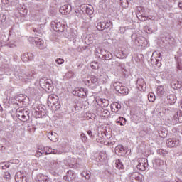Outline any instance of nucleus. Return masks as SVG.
Returning <instances> with one entry per match:
<instances>
[{
	"label": "nucleus",
	"mask_w": 182,
	"mask_h": 182,
	"mask_svg": "<svg viewBox=\"0 0 182 182\" xmlns=\"http://www.w3.org/2000/svg\"><path fill=\"white\" fill-rule=\"evenodd\" d=\"M80 139L82 141H83V143H86V141H87V136H86V134H85V133H82L80 134Z\"/></svg>",
	"instance_id": "obj_47"
},
{
	"label": "nucleus",
	"mask_w": 182,
	"mask_h": 182,
	"mask_svg": "<svg viewBox=\"0 0 182 182\" xmlns=\"http://www.w3.org/2000/svg\"><path fill=\"white\" fill-rule=\"evenodd\" d=\"M9 163H2L0 167L2 170H6V168H9Z\"/></svg>",
	"instance_id": "obj_48"
},
{
	"label": "nucleus",
	"mask_w": 182,
	"mask_h": 182,
	"mask_svg": "<svg viewBox=\"0 0 182 182\" xmlns=\"http://www.w3.org/2000/svg\"><path fill=\"white\" fill-rule=\"evenodd\" d=\"M33 31L36 33V35L41 36V35H43V30L39 29V28H33Z\"/></svg>",
	"instance_id": "obj_32"
},
{
	"label": "nucleus",
	"mask_w": 182,
	"mask_h": 182,
	"mask_svg": "<svg viewBox=\"0 0 182 182\" xmlns=\"http://www.w3.org/2000/svg\"><path fill=\"white\" fill-rule=\"evenodd\" d=\"M90 79L92 85H95V83H97V82L99 80V79L95 75H91Z\"/></svg>",
	"instance_id": "obj_41"
},
{
	"label": "nucleus",
	"mask_w": 182,
	"mask_h": 182,
	"mask_svg": "<svg viewBox=\"0 0 182 182\" xmlns=\"http://www.w3.org/2000/svg\"><path fill=\"white\" fill-rule=\"evenodd\" d=\"M55 62L58 63V65H62L65 62V60H63V58H58L55 60Z\"/></svg>",
	"instance_id": "obj_50"
},
{
	"label": "nucleus",
	"mask_w": 182,
	"mask_h": 182,
	"mask_svg": "<svg viewBox=\"0 0 182 182\" xmlns=\"http://www.w3.org/2000/svg\"><path fill=\"white\" fill-rule=\"evenodd\" d=\"M136 87L139 89V90H146V87H147V86L146 85L144 79L139 78L136 81Z\"/></svg>",
	"instance_id": "obj_15"
},
{
	"label": "nucleus",
	"mask_w": 182,
	"mask_h": 182,
	"mask_svg": "<svg viewBox=\"0 0 182 182\" xmlns=\"http://www.w3.org/2000/svg\"><path fill=\"white\" fill-rule=\"evenodd\" d=\"M83 177H85L86 180H90V176H92V173L90 171H84L82 173Z\"/></svg>",
	"instance_id": "obj_39"
},
{
	"label": "nucleus",
	"mask_w": 182,
	"mask_h": 182,
	"mask_svg": "<svg viewBox=\"0 0 182 182\" xmlns=\"http://www.w3.org/2000/svg\"><path fill=\"white\" fill-rule=\"evenodd\" d=\"M53 151V149H52V148H48V151L45 152V154L46 155L52 154Z\"/></svg>",
	"instance_id": "obj_56"
},
{
	"label": "nucleus",
	"mask_w": 182,
	"mask_h": 182,
	"mask_svg": "<svg viewBox=\"0 0 182 182\" xmlns=\"http://www.w3.org/2000/svg\"><path fill=\"white\" fill-rule=\"evenodd\" d=\"M75 178H76V173L73 170H69L67 172L66 176H64V180L66 181H72L75 180Z\"/></svg>",
	"instance_id": "obj_12"
},
{
	"label": "nucleus",
	"mask_w": 182,
	"mask_h": 182,
	"mask_svg": "<svg viewBox=\"0 0 182 182\" xmlns=\"http://www.w3.org/2000/svg\"><path fill=\"white\" fill-rule=\"evenodd\" d=\"M18 12L21 16L25 18L28 15V9L25 6H23L18 9Z\"/></svg>",
	"instance_id": "obj_21"
},
{
	"label": "nucleus",
	"mask_w": 182,
	"mask_h": 182,
	"mask_svg": "<svg viewBox=\"0 0 182 182\" xmlns=\"http://www.w3.org/2000/svg\"><path fill=\"white\" fill-rule=\"evenodd\" d=\"M178 120L180 123H182V114H181V116L179 117V119H178Z\"/></svg>",
	"instance_id": "obj_64"
},
{
	"label": "nucleus",
	"mask_w": 182,
	"mask_h": 182,
	"mask_svg": "<svg viewBox=\"0 0 182 182\" xmlns=\"http://www.w3.org/2000/svg\"><path fill=\"white\" fill-rule=\"evenodd\" d=\"M90 66L92 69H94V70L99 69V63L96 61L91 62Z\"/></svg>",
	"instance_id": "obj_38"
},
{
	"label": "nucleus",
	"mask_w": 182,
	"mask_h": 182,
	"mask_svg": "<svg viewBox=\"0 0 182 182\" xmlns=\"http://www.w3.org/2000/svg\"><path fill=\"white\" fill-rule=\"evenodd\" d=\"M100 53L102 55V59H105V60H112V59H113V54L109 51H107L106 49H100Z\"/></svg>",
	"instance_id": "obj_7"
},
{
	"label": "nucleus",
	"mask_w": 182,
	"mask_h": 182,
	"mask_svg": "<svg viewBox=\"0 0 182 182\" xmlns=\"http://www.w3.org/2000/svg\"><path fill=\"white\" fill-rule=\"evenodd\" d=\"M38 28L39 29H42V30L43 31V28H45V26H44L43 24H40V25L38 26Z\"/></svg>",
	"instance_id": "obj_63"
},
{
	"label": "nucleus",
	"mask_w": 182,
	"mask_h": 182,
	"mask_svg": "<svg viewBox=\"0 0 182 182\" xmlns=\"http://www.w3.org/2000/svg\"><path fill=\"white\" fill-rule=\"evenodd\" d=\"M136 16H139L140 15H144V14H146V9H144V7L141 6H136Z\"/></svg>",
	"instance_id": "obj_23"
},
{
	"label": "nucleus",
	"mask_w": 182,
	"mask_h": 182,
	"mask_svg": "<svg viewBox=\"0 0 182 182\" xmlns=\"http://www.w3.org/2000/svg\"><path fill=\"white\" fill-rule=\"evenodd\" d=\"M51 28L53 31H55V32H64L66 26L59 22L58 20H55L51 21Z\"/></svg>",
	"instance_id": "obj_5"
},
{
	"label": "nucleus",
	"mask_w": 182,
	"mask_h": 182,
	"mask_svg": "<svg viewBox=\"0 0 182 182\" xmlns=\"http://www.w3.org/2000/svg\"><path fill=\"white\" fill-rule=\"evenodd\" d=\"M85 85H87L88 86H92L93 85L92 82H90V80L85 81Z\"/></svg>",
	"instance_id": "obj_59"
},
{
	"label": "nucleus",
	"mask_w": 182,
	"mask_h": 182,
	"mask_svg": "<svg viewBox=\"0 0 182 182\" xmlns=\"http://www.w3.org/2000/svg\"><path fill=\"white\" fill-rule=\"evenodd\" d=\"M33 42H34V43L37 46V48H39V49H44L45 41H43V40L39 38V37H35V39Z\"/></svg>",
	"instance_id": "obj_17"
},
{
	"label": "nucleus",
	"mask_w": 182,
	"mask_h": 182,
	"mask_svg": "<svg viewBox=\"0 0 182 182\" xmlns=\"http://www.w3.org/2000/svg\"><path fill=\"white\" fill-rule=\"evenodd\" d=\"M4 178H6L7 180H10V178H11V173L9 172H5Z\"/></svg>",
	"instance_id": "obj_54"
},
{
	"label": "nucleus",
	"mask_w": 182,
	"mask_h": 182,
	"mask_svg": "<svg viewBox=\"0 0 182 182\" xmlns=\"http://www.w3.org/2000/svg\"><path fill=\"white\" fill-rule=\"evenodd\" d=\"M120 150V151H124V146L123 145H119L118 147Z\"/></svg>",
	"instance_id": "obj_62"
},
{
	"label": "nucleus",
	"mask_w": 182,
	"mask_h": 182,
	"mask_svg": "<svg viewBox=\"0 0 182 182\" xmlns=\"http://www.w3.org/2000/svg\"><path fill=\"white\" fill-rule=\"evenodd\" d=\"M155 59H160V61H161V53H158L156 58H155Z\"/></svg>",
	"instance_id": "obj_61"
},
{
	"label": "nucleus",
	"mask_w": 182,
	"mask_h": 182,
	"mask_svg": "<svg viewBox=\"0 0 182 182\" xmlns=\"http://www.w3.org/2000/svg\"><path fill=\"white\" fill-rule=\"evenodd\" d=\"M16 117H18V120L21 122H28L31 117L29 116V110L26 109L18 108L16 112Z\"/></svg>",
	"instance_id": "obj_3"
},
{
	"label": "nucleus",
	"mask_w": 182,
	"mask_h": 182,
	"mask_svg": "<svg viewBox=\"0 0 182 182\" xmlns=\"http://www.w3.org/2000/svg\"><path fill=\"white\" fill-rule=\"evenodd\" d=\"M148 100H149L151 102H153L156 100V95L154 93L151 92L148 95Z\"/></svg>",
	"instance_id": "obj_34"
},
{
	"label": "nucleus",
	"mask_w": 182,
	"mask_h": 182,
	"mask_svg": "<svg viewBox=\"0 0 182 182\" xmlns=\"http://www.w3.org/2000/svg\"><path fill=\"white\" fill-rule=\"evenodd\" d=\"M181 66H182V63H181L180 60H178V61L177 69H179V70H182Z\"/></svg>",
	"instance_id": "obj_57"
},
{
	"label": "nucleus",
	"mask_w": 182,
	"mask_h": 182,
	"mask_svg": "<svg viewBox=\"0 0 182 182\" xmlns=\"http://www.w3.org/2000/svg\"><path fill=\"white\" fill-rule=\"evenodd\" d=\"M73 107H74L73 112H79V111L80 110V109L82 108V104H80V102H77V103H75V104L74 105Z\"/></svg>",
	"instance_id": "obj_29"
},
{
	"label": "nucleus",
	"mask_w": 182,
	"mask_h": 182,
	"mask_svg": "<svg viewBox=\"0 0 182 182\" xmlns=\"http://www.w3.org/2000/svg\"><path fill=\"white\" fill-rule=\"evenodd\" d=\"M180 144V141L177 139L169 138L166 141V145L168 147L172 149L173 147H177Z\"/></svg>",
	"instance_id": "obj_10"
},
{
	"label": "nucleus",
	"mask_w": 182,
	"mask_h": 182,
	"mask_svg": "<svg viewBox=\"0 0 182 182\" xmlns=\"http://www.w3.org/2000/svg\"><path fill=\"white\" fill-rule=\"evenodd\" d=\"M138 170L141 171H146L149 168V161L146 158L141 159L139 161V164L136 166Z\"/></svg>",
	"instance_id": "obj_6"
},
{
	"label": "nucleus",
	"mask_w": 182,
	"mask_h": 182,
	"mask_svg": "<svg viewBox=\"0 0 182 182\" xmlns=\"http://www.w3.org/2000/svg\"><path fill=\"white\" fill-rule=\"evenodd\" d=\"M139 21H141V22H144L147 21V16H146V13L142 15L136 16Z\"/></svg>",
	"instance_id": "obj_35"
},
{
	"label": "nucleus",
	"mask_w": 182,
	"mask_h": 182,
	"mask_svg": "<svg viewBox=\"0 0 182 182\" xmlns=\"http://www.w3.org/2000/svg\"><path fill=\"white\" fill-rule=\"evenodd\" d=\"M56 100H58V98H55V95H50L48 98V102L53 105H56Z\"/></svg>",
	"instance_id": "obj_30"
},
{
	"label": "nucleus",
	"mask_w": 182,
	"mask_h": 182,
	"mask_svg": "<svg viewBox=\"0 0 182 182\" xmlns=\"http://www.w3.org/2000/svg\"><path fill=\"white\" fill-rule=\"evenodd\" d=\"M154 56V53L152 54V57L151 58V63L152 65H154L157 68H160L161 66V61H160V59H155L153 58Z\"/></svg>",
	"instance_id": "obj_20"
},
{
	"label": "nucleus",
	"mask_w": 182,
	"mask_h": 182,
	"mask_svg": "<svg viewBox=\"0 0 182 182\" xmlns=\"http://www.w3.org/2000/svg\"><path fill=\"white\" fill-rule=\"evenodd\" d=\"M15 181L16 182H26V176L23 171L17 172L15 175Z\"/></svg>",
	"instance_id": "obj_9"
},
{
	"label": "nucleus",
	"mask_w": 182,
	"mask_h": 182,
	"mask_svg": "<svg viewBox=\"0 0 182 182\" xmlns=\"http://www.w3.org/2000/svg\"><path fill=\"white\" fill-rule=\"evenodd\" d=\"M59 11L63 15H68L72 11V6L69 4H65L60 8Z\"/></svg>",
	"instance_id": "obj_11"
},
{
	"label": "nucleus",
	"mask_w": 182,
	"mask_h": 182,
	"mask_svg": "<svg viewBox=\"0 0 182 182\" xmlns=\"http://www.w3.org/2000/svg\"><path fill=\"white\" fill-rule=\"evenodd\" d=\"M168 134V131L166 129H161L159 131V135L161 137V139H165V137H167V135Z\"/></svg>",
	"instance_id": "obj_24"
},
{
	"label": "nucleus",
	"mask_w": 182,
	"mask_h": 182,
	"mask_svg": "<svg viewBox=\"0 0 182 182\" xmlns=\"http://www.w3.org/2000/svg\"><path fill=\"white\" fill-rule=\"evenodd\" d=\"M74 96H78V97H86L87 96V94H86V92H85V89L80 88L77 89L76 90L73 91Z\"/></svg>",
	"instance_id": "obj_16"
},
{
	"label": "nucleus",
	"mask_w": 182,
	"mask_h": 182,
	"mask_svg": "<svg viewBox=\"0 0 182 182\" xmlns=\"http://www.w3.org/2000/svg\"><path fill=\"white\" fill-rule=\"evenodd\" d=\"M21 60H23V62H28V53H24L21 55Z\"/></svg>",
	"instance_id": "obj_49"
},
{
	"label": "nucleus",
	"mask_w": 182,
	"mask_h": 182,
	"mask_svg": "<svg viewBox=\"0 0 182 182\" xmlns=\"http://www.w3.org/2000/svg\"><path fill=\"white\" fill-rule=\"evenodd\" d=\"M36 114L38 116V117H43V116H45V109L41 106H38L36 109Z\"/></svg>",
	"instance_id": "obj_19"
},
{
	"label": "nucleus",
	"mask_w": 182,
	"mask_h": 182,
	"mask_svg": "<svg viewBox=\"0 0 182 182\" xmlns=\"http://www.w3.org/2000/svg\"><path fill=\"white\" fill-rule=\"evenodd\" d=\"M120 6L122 8H129V1L127 0H119Z\"/></svg>",
	"instance_id": "obj_31"
},
{
	"label": "nucleus",
	"mask_w": 182,
	"mask_h": 182,
	"mask_svg": "<svg viewBox=\"0 0 182 182\" xmlns=\"http://www.w3.org/2000/svg\"><path fill=\"white\" fill-rule=\"evenodd\" d=\"M115 164H116V167H117V168H118V170L124 169V165H123V163L119 159L116 161Z\"/></svg>",
	"instance_id": "obj_27"
},
{
	"label": "nucleus",
	"mask_w": 182,
	"mask_h": 182,
	"mask_svg": "<svg viewBox=\"0 0 182 182\" xmlns=\"http://www.w3.org/2000/svg\"><path fill=\"white\" fill-rule=\"evenodd\" d=\"M52 154H62V151L53 149Z\"/></svg>",
	"instance_id": "obj_52"
},
{
	"label": "nucleus",
	"mask_w": 182,
	"mask_h": 182,
	"mask_svg": "<svg viewBox=\"0 0 182 182\" xmlns=\"http://www.w3.org/2000/svg\"><path fill=\"white\" fill-rule=\"evenodd\" d=\"M112 109L113 107L114 109V112H115V113H117V112H119V110H120L122 109V105L118 103V102H114L112 104Z\"/></svg>",
	"instance_id": "obj_28"
},
{
	"label": "nucleus",
	"mask_w": 182,
	"mask_h": 182,
	"mask_svg": "<svg viewBox=\"0 0 182 182\" xmlns=\"http://www.w3.org/2000/svg\"><path fill=\"white\" fill-rule=\"evenodd\" d=\"M156 93L158 96H163L164 95V85H159L157 87Z\"/></svg>",
	"instance_id": "obj_26"
},
{
	"label": "nucleus",
	"mask_w": 182,
	"mask_h": 182,
	"mask_svg": "<svg viewBox=\"0 0 182 182\" xmlns=\"http://www.w3.org/2000/svg\"><path fill=\"white\" fill-rule=\"evenodd\" d=\"M39 85L42 89L48 92V93H52L53 92V84H52V80L46 78H41L39 80Z\"/></svg>",
	"instance_id": "obj_1"
},
{
	"label": "nucleus",
	"mask_w": 182,
	"mask_h": 182,
	"mask_svg": "<svg viewBox=\"0 0 182 182\" xmlns=\"http://www.w3.org/2000/svg\"><path fill=\"white\" fill-rule=\"evenodd\" d=\"M166 42H168L170 49H174L178 45L177 40L172 36L166 38Z\"/></svg>",
	"instance_id": "obj_14"
},
{
	"label": "nucleus",
	"mask_w": 182,
	"mask_h": 182,
	"mask_svg": "<svg viewBox=\"0 0 182 182\" xmlns=\"http://www.w3.org/2000/svg\"><path fill=\"white\" fill-rule=\"evenodd\" d=\"M176 114L173 116L174 119H177V120H178L179 117L181 116L182 114V112L180 109H176Z\"/></svg>",
	"instance_id": "obj_40"
},
{
	"label": "nucleus",
	"mask_w": 182,
	"mask_h": 182,
	"mask_svg": "<svg viewBox=\"0 0 182 182\" xmlns=\"http://www.w3.org/2000/svg\"><path fill=\"white\" fill-rule=\"evenodd\" d=\"M85 42H87L88 45H90V43H93V38L90 36H87L85 38Z\"/></svg>",
	"instance_id": "obj_46"
},
{
	"label": "nucleus",
	"mask_w": 182,
	"mask_h": 182,
	"mask_svg": "<svg viewBox=\"0 0 182 182\" xmlns=\"http://www.w3.org/2000/svg\"><path fill=\"white\" fill-rule=\"evenodd\" d=\"M97 31H105V23H97Z\"/></svg>",
	"instance_id": "obj_37"
},
{
	"label": "nucleus",
	"mask_w": 182,
	"mask_h": 182,
	"mask_svg": "<svg viewBox=\"0 0 182 182\" xmlns=\"http://www.w3.org/2000/svg\"><path fill=\"white\" fill-rule=\"evenodd\" d=\"M27 55H28V60H32L33 58H35V55H33V53H27Z\"/></svg>",
	"instance_id": "obj_51"
},
{
	"label": "nucleus",
	"mask_w": 182,
	"mask_h": 182,
	"mask_svg": "<svg viewBox=\"0 0 182 182\" xmlns=\"http://www.w3.org/2000/svg\"><path fill=\"white\" fill-rule=\"evenodd\" d=\"M77 36H74L73 37L70 38V41H72V42L73 43H76L77 42Z\"/></svg>",
	"instance_id": "obj_53"
},
{
	"label": "nucleus",
	"mask_w": 182,
	"mask_h": 182,
	"mask_svg": "<svg viewBox=\"0 0 182 182\" xmlns=\"http://www.w3.org/2000/svg\"><path fill=\"white\" fill-rule=\"evenodd\" d=\"M144 32H146V33H152L153 32V29H151V28H150L149 26H145L144 27Z\"/></svg>",
	"instance_id": "obj_45"
},
{
	"label": "nucleus",
	"mask_w": 182,
	"mask_h": 182,
	"mask_svg": "<svg viewBox=\"0 0 182 182\" xmlns=\"http://www.w3.org/2000/svg\"><path fill=\"white\" fill-rule=\"evenodd\" d=\"M111 60V65L112 66H122V63H120L119 61L116 60L114 58H112Z\"/></svg>",
	"instance_id": "obj_33"
},
{
	"label": "nucleus",
	"mask_w": 182,
	"mask_h": 182,
	"mask_svg": "<svg viewBox=\"0 0 182 182\" xmlns=\"http://www.w3.org/2000/svg\"><path fill=\"white\" fill-rule=\"evenodd\" d=\"M117 123H119L120 126H123V124H126V118L119 117V118L117 120Z\"/></svg>",
	"instance_id": "obj_36"
},
{
	"label": "nucleus",
	"mask_w": 182,
	"mask_h": 182,
	"mask_svg": "<svg viewBox=\"0 0 182 182\" xmlns=\"http://www.w3.org/2000/svg\"><path fill=\"white\" fill-rule=\"evenodd\" d=\"M100 100L102 103L103 107H107V106H109V100L106 99H100Z\"/></svg>",
	"instance_id": "obj_42"
},
{
	"label": "nucleus",
	"mask_w": 182,
	"mask_h": 182,
	"mask_svg": "<svg viewBox=\"0 0 182 182\" xmlns=\"http://www.w3.org/2000/svg\"><path fill=\"white\" fill-rule=\"evenodd\" d=\"M18 76L19 80L21 82H23L24 83H29L31 80H33L35 79V77L33 75L30 73H25L23 70H20L18 73Z\"/></svg>",
	"instance_id": "obj_4"
},
{
	"label": "nucleus",
	"mask_w": 182,
	"mask_h": 182,
	"mask_svg": "<svg viewBox=\"0 0 182 182\" xmlns=\"http://www.w3.org/2000/svg\"><path fill=\"white\" fill-rule=\"evenodd\" d=\"M75 15L78 18H82L83 16V10L75 9Z\"/></svg>",
	"instance_id": "obj_43"
},
{
	"label": "nucleus",
	"mask_w": 182,
	"mask_h": 182,
	"mask_svg": "<svg viewBox=\"0 0 182 182\" xmlns=\"http://www.w3.org/2000/svg\"><path fill=\"white\" fill-rule=\"evenodd\" d=\"M60 164V161H53V167H59V165Z\"/></svg>",
	"instance_id": "obj_55"
},
{
	"label": "nucleus",
	"mask_w": 182,
	"mask_h": 182,
	"mask_svg": "<svg viewBox=\"0 0 182 182\" xmlns=\"http://www.w3.org/2000/svg\"><path fill=\"white\" fill-rule=\"evenodd\" d=\"M135 43L138 46H143V48H146L147 45H149L147 39H146V38H144V36L137 37L135 39Z\"/></svg>",
	"instance_id": "obj_8"
},
{
	"label": "nucleus",
	"mask_w": 182,
	"mask_h": 182,
	"mask_svg": "<svg viewBox=\"0 0 182 182\" xmlns=\"http://www.w3.org/2000/svg\"><path fill=\"white\" fill-rule=\"evenodd\" d=\"M38 182H49V177L42 173L37 175L36 179Z\"/></svg>",
	"instance_id": "obj_18"
},
{
	"label": "nucleus",
	"mask_w": 182,
	"mask_h": 182,
	"mask_svg": "<svg viewBox=\"0 0 182 182\" xmlns=\"http://www.w3.org/2000/svg\"><path fill=\"white\" fill-rule=\"evenodd\" d=\"M111 26H113V23H112L111 21H107L104 23L105 29H109V28H110Z\"/></svg>",
	"instance_id": "obj_44"
},
{
	"label": "nucleus",
	"mask_w": 182,
	"mask_h": 182,
	"mask_svg": "<svg viewBox=\"0 0 182 182\" xmlns=\"http://www.w3.org/2000/svg\"><path fill=\"white\" fill-rule=\"evenodd\" d=\"M168 102L169 105H174L177 102V97L174 95H169L167 96Z\"/></svg>",
	"instance_id": "obj_22"
},
{
	"label": "nucleus",
	"mask_w": 182,
	"mask_h": 182,
	"mask_svg": "<svg viewBox=\"0 0 182 182\" xmlns=\"http://www.w3.org/2000/svg\"><path fill=\"white\" fill-rule=\"evenodd\" d=\"M1 2L4 5H8V4H9V0H1Z\"/></svg>",
	"instance_id": "obj_60"
},
{
	"label": "nucleus",
	"mask_w": 182,
	"mask_h": 182,
	"mask_svg": "<svg viewBox=\"0 0 182 182\" xmlns=\"http://www.w3.org/2000/svg\"><path fill=\"white\" fill-rule=\"evenodd\" d=\"M39 85L42 89L48 92V93H52L53 92V84H52V80L46 78H41L39 80Z\"/></svg>",
	"instance_id": "obj_2"
},
{
	"label": "nucleus",
	"mask_w": 182,
	"mask_h": 182,
	"mask_svg": "<svg viewBox=\"0 0 182 182\" xmlns=\"http://www.w3.org/2000/svg\"><path fill=\"white\" fill-rule=\"evenodd\" d=\"M42 154H43L42 151H38L36 153V157H41V156H42Z\"/></svg>",
	"instance_id": "obj_58"
},
{
	"label": "nucleus",
	"mask_w": 182,
	"mask_h": 182,
	"mask_svg": "<svg viewBox=\"0 0 182 182\" xmlns=\"http://www.w3.org/2000/svg\"><path fill=\"white\" fill-rule=\"evenodd\" d=\"M114 87L116 90V92H118V93H120L121 95H129V89L127 87L122 85V87H117V84H114Z\"/></svg>",
	"instance_id": "obj_13"
},
{
	"label": "nucleus",
	"mask_w": 182,
	"mask_h": 182,
	"mask_svg": "<svg viewBox=\"0 0 182 182\" xmlns=\"http://www.w3.org/2000/svg\"><path fill=\"white\" fill-rule=\"evenodd\" d=\"M84 8L85 9V12L87 15H93V12H95V10L93 9V7H92V6L84 5Z\"/></svg>",
	"instance_id": "obj_25"
}]
</instances>
